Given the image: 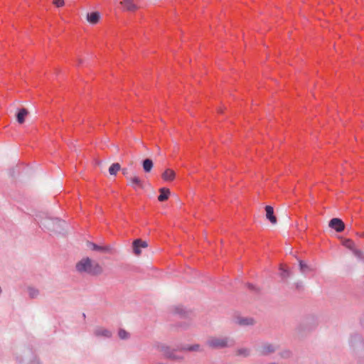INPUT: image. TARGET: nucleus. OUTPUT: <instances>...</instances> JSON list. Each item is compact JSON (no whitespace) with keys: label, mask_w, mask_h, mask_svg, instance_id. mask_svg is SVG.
Masks as SVG:
<instances>
[{"label":"nucleus","mask_w":364,"mask_h":364,"mask_svg":"<svg viewBox=\"0 0 364 364\" xmlns=\"http://www.w3.org/2000/svg\"><path fill=\"white\" fill-rule=\"evenodd\" d=\"M75 268L79 273H86L91 276H98L103 272L102 267L89 257H84L77 262Z\"/></svg>","instance_id":"nucleus-1"},{"label":"nucleus","mask_w":364,"mask_h":364,"mask_svg":"<svg viewBox=\"0 0 364 364\" xmlns=\"http://www.w3.org/2000/svg\"><path fill=\"white\" fill-rule=\"evenodd\" d=\"M206 344L212 349H223L233 347L235 341L228 336H212L207 340Z\"/></svg>","instance_id":"nucleus-2"},{"label":"nucleus","mask_w":364,"mask_h":364,"mask_svg":"<svg viewBox=\"0 0 364 364\" xmlns=\"http://www.w3.org/2000/svg\"><path fill=\"white\" fill-rule=\"evenodd\" d=\"M318 324L317 318L314 315H309L299 322L295 330L300 334L306 333L314 331Z\"/></svg>","instance_id":"nucleus-3"},{"label":"nucleus","mask_w":364,"mask_h":364,"mask_svg":"<svg viewBox=\"0 0 364 364\" xmlns=\"http://www.w3.org/2000/svg\"><path fill=\"white\" fill-rule=\"evenodd\" d=\"M180 347L181 345L178 346L176 348H172L170 346L161 343H157L155 345V348L163 353L165 358L176 361H181L184 359L183 355L176 354L177 350H180Z\"/></svg>","instance_id":"nucleus-4"},{"label":"nucleus","mask_w":364,"mask_h":364,"mask_svg":"<svg viewBox=\"0 0 364 364\" xmlns=\"http://www.w3.org/2000/svg\"><path fill=\"white\" fill-rule=\"evenodd\" d=\"M349 346L355 353L364 350V338L359 333H353L349 338Z\"/></svg>","instance_id":"nucleus-5"},{"label":"nucleus","mask_w":364,"mask_h":364,"mask_svg":"<svg viewBox=\"0 0 364 364\" xmlns=\"http://www.w3.org/2000/svg\"><path fill=\"white\" fill-rule=\"evenodd\" d=\"M87 247L93 251L103 252V253H112L113 248L109 245H99L92 242H87Z\"/></svg>","instance_id":"nucleus-6"},{"label":"nucleus","mask_w":364,"mask_h":364,"mask_svg":"<svg viewBox=\"0 0 364 364\" xmlns=\"http://www.w3.org/2000/svg\"><path fill=\"white\" fill-rule=\"evenodd\" d=\"M329 227L336 232H341L345 229V224L340 218H334L329 221Z\"/></svg>","instance_id":"nucleus-7"},{"label":"nucleus","mask_w":364,"mask_h":364,"mask_svg":"<svg viewBox=\"0 0 364 364\" xmlns=\"http://www.w3.org/2000/svg\"><path fill=\"white\" fill-rule=\"evenodd\" d=\"M173 312L178 315L181 318H189L192 315V311L186 310L182 306H175L173 309Z\"/></svg>","instance_id":"nucleus-8"},{"label":"nucleus","mask_w":364,"mask_h":364,"mask_svg":"<svg viewBox=\"0 0 364 364\" xmlns=\"http://www.w3.org/2000/svg\"><path fill=\"white\" fill-rule=\"evenodd\" d=\"M173 312L178 315L181 318H189L192 315V311L186 310L182 306H175L173 309Z\"/></svg>","instance_id":"nucleus-9"},{"label":"nucleus","mask_w":364,"mask_h":364,"mask_svg":"<svg viewBox=\"0 0 364 364\" xmlns=\"http://www.w3.org/2000/svg\"><path fill=\"white\" fill-rule=\"evenodd\" d=\"M277 347L274 346L272 343H265L262 346L261 348V355H268L271 353H273L276 351Z\"/></svg>","instance_id":"nucleus-10"},{"label":"nucleus","mask_w":364,"mask_h":364,"mask_svg":"<svg viewBox=\"0 0 364 364\" xmlns=\"http://www.w3.org/2000/svg\"><path fill=\"white\" fill-rule=\"evenodd\" d=\"M265 211H266V218L269 220V222L272 224H276L277 223V218L274 214V209L273 207L271 205H266L265 206Z\"/></svg>","instance_id":"nucleus-11"},{"label":"nucleus","mask_w":364,"mask_h":364,"mask_svg":"<svg viewBox=\"0 0 364 364\" xmlns=\"http://www.w3.org/2000/svg\"><path fill=\"white\" fill-rule=\"evenodd\" d=\"M180 351L198 352L202 351V348L199 344L193 345H181Z\"/></svg>","instance_id":"nucleus-12"},{"label":"nucleus","mask_w":364,"mask_h":364,"mask_svg":"<svg viewBox=\"0 0 364 364\" xmlns=\"http://www.w3.org/2000/svg\"><path fill=\"white\" fill-rule=\"evenodd\" d=\"M94 334L97 337H105V338H110L112 336V332L108 329L104 328H97Z\"/></svg>","instance_id":"nucleus-13"},{"label":"nucleus","mask_w":364,"mask_h":364,"mask_svg":"<svg viewBox=\"0 0 364 364\" xmlns=\"http://www.w3.org/2000/svg\"><path fill=\"white\" fill-rule=\"evenodd\" d=\"M237 323L242 326H252L255 324V320L250 317H240L237 318Z\"/></svg>","instance_id":"nucleus-14"},{"label":"nucleus","mask_w":364,"mask_h":364,"mask_svg":"<svg viewBox=\"0 0 364 364\" xmlns=\"http://www.w3.org/2000/svg\"><path fill=\"white\" fill-rule=\"evenodd\" d=\"M100 18V14L98 11L91 12L87 14V20L92 24L97 23Z\"/></svg>","instance_id":"nucleus-15"},{"label":"nucleus","mask_w":364,"mask_h":364,"mask_svg":"<svg viewBox=\"0 0 364 364\" xmlns=\"http://www.w3.org/2000/svg\"><path fill=\"white\" fill-rule=\"evenodd\" d=\"M130 183L132 188L135 190H136L137 188H143V182L138 176H134L130 178Z\"/></svg>","instance_id":"nucleus-16"},{"label":"nucleus","mask_w":364,"mask_h":364,"mask_svg":"<svg viewBox=\"0 0 364 364\" xmlns=\"http://www.w3.org/2000/svg\"><path fill=\"white\" fill-rule=\"evenodd\" d=\"M28 114V112L26 109L22 108L18 110L16 114V120L19 124H23L25 122V117Z\"/></svg>","instance_id":"nucleus-17"},{"label":"nucleus","mask_w":364,"mask_h":364,"mask_svg":"<svg viewBox=\"0 0 364 364\" xmlns=\"http://www.w3.org/2000/svg\"><path fill=\"white\" fill-rule=\"evenodd\" d=\"M142 166L145 173H149L154 166V163L151 159H146L142 161Z\"/></svg>","instance_id":"nucleus-18"},{"label":"nucleus","mask_w":364,"mask_h":364,"mask_svg":"<svg viewBox=\"0 0 364 364\" xmlns=\"http://www.w3.org/2000/svg\"><path fill=\"white\" fill-rule=\"evenodd\" d=\"M160 194L158 196V200L161 202L165 201L168 198L170 191L169 189L166 188H161L160 190Z\"/></svg>","instance_id":"nucleus-19"},{"label":"nucleus","mask_w":364,"mask_h":364,"mask_svg":"<svg viewBox=\"0 0 364 364\" xmlns=\"http://www.w3.org/2000/svg\"><path fill=\"white\" fill-rule=\"evenodd\" d=\"M162 178L164 181H173L175 178V172L171 169H166L162 174Z\"/></svg>","instance_id":"nucleus-20"},{"label":"nucleus","mask_w":364,"mask_h":364,"mask_svg":"<svg viewBox=\"0 0 364 364\" xmlns=\"http://www.w3.org/2000/svg\"><path fill=\"white\" fill-rule=\"evenodd\" d=\"M132 1L133 0L124 1H122L121 4L124 5V8L127 11H133L136 9V6L134 4H133Z\"/></svg>","instance_id":"nucleus-21"},{"label":"nucleus","mask_w":364,"mask_h":364,"mask_svg":"<svg viewBox=\"0 0 364 364\" xmlns=\"http://www.w3.org/2000/svg\"><path fill=\"white\" fill-rule=\"evenodd\" d=\"M139 242H141V239H136L134 240L132 243L133 252L136 255H139L141 254Z\"/></svg>","instance_id":"nucleus-22"},{"label":"nucleus","mask_w":364,"mask_h":364,"mask_svg":"<svg viewBox=\"0 0 364 364\" xmlns=\"http://www.w3.org/2000/svg\"><path fill=\"white\" fill-rule=\"evenodd\" d=\"M28 292L29 297L31 299L37 298L40 294L39 290L38 289H36L32 287H28Z\"/></svg>","instance_id":"nucleus-23"},{"label":"nucleus","mask_w":364,"mask_h":364,"mask_svg":"<svg viewBox=\"0 0 364 364\" xmlns=\"http://www.w3.org/2000/svg\"><path fill=\"white\" fill-rule=\"evenodd\" d=\"M121 166L119 163L112 164L109 168V173L110 175H116V173L120 170Z\"/></svg>","instance_id":"nucleus-24"},{"label":"nucleus","mask_w":364,"mask_h":364,"mask_svg":"<svg viewBox=\"0 0 364 364\" xmlns=\"http://www.w3.org/2000/svg\"><path fill=\"white\" fill-rule=\"evenodd\" d=\"M291 276V272L289 269H285L283 267H280V277L283 279H286Z\"/></svg>","instance_id":"nucleus-25"},{"label":"nucleus","mask_w":364,"mask_h":364,"mask_svg":"<svg viewBox=\"0 0 364 364\" xmlns=\"http://www.w3.org/2000/svg\"><path fill=\"white\" fill-rule=\"evenodd\" d=\"M299 269L301 273L305 274L306 272L310 271V267L304 261L299 260Z\"/></svg>","instance_id":"nucleus-26"},{"label":"nucleus","mask_w":364,"mask_h":364,"mask_svg":"<svg viewBox=\"0 0 364 364\" xmlns=\"http://www.w3.org/2000/svg\"><path fill=\"white\" fill-rule=\"evenodd\" d=\"M118 336L122 340H127L129 338V333L123 328H120L118 331Z\"/></svg>","instance_id":"nucleus-27"},{"label":"nucleus","mask_w":364,"mask_h":364,"mask_svg":"<svg viewBox=\"0 0 364 364\" xmlns=\"http://www.w3.org/2000/svg\"><path fill=\"white\" fill-rule=\"evenodd\" d=\"M343 245L350 249V250H353L355 248V244L350 239H345L343 241Z\"/></svg>","instance_id":"nucleus-28"},{"label":"nucleus","mask_w":364,"mask_h":364,"mask_svg":"<svg viewBox=\"0 0 364 364\" xmlns=\"http://www.w3.org/2000/svg\"><path fill=\"white\" fill-rule=\"evenodd\" d=\"M237 354L238 355H242L243 357H247L250 354V350L246 348H239L237 351Z\"/></svg>","instance_id":"nucleus-29"},{"label":"nucleus","mask_w":364,"mask_h":364,"mask_svg":"<svg viewBox=\"0 0 364 364\" xmlns=\"http://www.w3.org/2000/svg\"><path fill=\"white\" fill-rule=\"evenodd\" d=\"M46 223L47 224H45L44 225L46 226L48 229H51L50 228V223H52L53 225H55V224H58V225H60V223H63V221H61L60 220L58 219V218H55V219H51V220H46Z\"/></svg>","instance_id":"nucleus-30"},{"label":"nucleus","mask_w":364,"mask_h":364,"mask_svg":"<svg viewBox=\"0 0 364 364\" xmlns=\"http://www.w3.org/2000/svg\"><path fill=\"white\" fill-rule=\"evenodd\" d=\"M279 355L282 358L288 359L292 356V352L290 350H284L280 352Z\"/></svg>","instance_id":"nucleus-31"},{"label":"nucleus","mask_w":364,"mask_h":364,"mask_svg":"<svg viewBox=\"0 0 364 364\" xmlns=\"http://www.w3.org/2000/svg\"><path fill=\"white\" fill-rule=\"evenodd\" d=\"M352 251L358 259H363L364 258L363 253L360 250L354 248Z\"/></svg>","instance_id":"nucleus-32"},{"label":"nucleus","mask_w":364,"mask_h":364,"mask_svg":"<svg viewBox=\"0 0 364 364\" xmlns=\"http://www.w3.org/2000/svg\"><path fill=\"white\" fill-rule=\"evenodd\" d=\"M53 4L57 7H61L64 5L65 2H64V0H53Z\"/></svg>","instance_id":"nucleus-33"},{"label":"nucleus","mask_w":364,"mask_h":364,"mask_svg":"<svg viewBox=\"0 0 364 364\" xmlns=\"http://www.w3.org/2000/svg\"><path fill=\"white\" fill-rule=\"evenodd\" d=\"M303 282L301 281L295 283V287L297 290H301L303 289Z\"/></svg>","instance_id":"nucleus-34"},{"label":"nucleus","mask_w":364,"mask_h":364,"mask_svg":"<svg viewBox=\"0 0 364 364\" xmlns=\"http://www.w3.org/2000/svg\"><path fill=\"white\" fill-rule=\"evenodd\" d=\"M247 287L251 291H257V289L256 288V287L255 285H253L252 284H247Z\"/></svg>","instance_id":"nucleus-35"},{"label":"nucleus","mask_w":364,"mask_h":364,"mask_svg":"<svg viewBox=\"0 0 364 364\" xmlns=\"http://www.w3.org/2000/svg\"><path fill=\"white\" fill-rule=\"evenodd\" d=\"M139 245L141 247L145 248L148 246V243L146 241L141 240V242H139Z\"/></svg>","instance_id":"nucleus-36"},{"label":"nucleus","mask_w":364,"mask_h":364,"mask_svg":"<svg viewBox=\"0 0 364 364\" xmlns=\"http://www.w3.org/2000/svg\"><path fill=\"white\" fill-rule=\"evenodd\" d=\"M122 173L124 175H125L127 173V170L126 169H123L122 170Z\"/></svg>","instance_id":"nucleus-37"},{"label":"nucleus","mask_w":364,"mask_h":364,"mask_svg":"<svg viewBox=\"0 0 364 364\" xmlns=\"http://www.w3.org/2000/svg\"><path fill=\"white\" fill-rule=\"evenodd\" d=\"M360 237H364V232L359 235Z\"/></svg>","instance_id":"nucleus-38"},{"label":"nucleus","mask_w":364,"mask_h":364,"mask_svg":"<svg viewBox=\"0 0 364 364\" xmlns=\"http://www.w3.org/2000/svg\"><path fill=\"white\" fill-rule=\"evenodd\" d=\"M85 316H85V313H83V314H82V317L85 318Z\"/></svg>","instance_id":"nucleus-39"},{"label":"nucleus","mask_w":364,"mask_h":364,"mask_svg":"<svg viewBox=\"0 0 364 364\" xmlns=\"http://www.w3.org/2000/svg\"><path fill=\"white\" fill-rule=\"evenodd\" d=\"M269 364H278V363H271Z\"/></svg>","instance_id":"nucleus-40"}]
</instances>
